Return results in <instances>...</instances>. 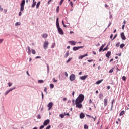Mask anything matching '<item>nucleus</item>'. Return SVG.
<instances>
[{"instance_id":"obj_13","label":"nucleus","mask_w":129,"mask_h":129,"mask_svg":"<svg viewBox=\"0 0 129 129\" xmlns=\"http://www.w3.org/2000/svg\"><path fill=\"white\" fill-rule=\"evenodd\" d=\"M87 56H88V54L87 53L85 54L84 55H81L79 57V59L82 60L83 59V58H84L85 57H87Z\"/></svg>"},{"instance_id":"obj_7","label":"nucleus","mask_w":129,"mask_h":129,"mask_svg":"<svg viewBox=\"0 0 129 129\" xmlns=\"http://www.w3.org/2000/svg\"><path fill=\"white\" fill-rule=\"evenodd\" d=\"M47 107H48V110H51L53 107V102H50L48 105Z\"/></svg>"},{"instance_id":"obj_6","label":"nucleus","mask_w":129,"mask_h":129,"mask_svg":"<svg viewBox=\"0 0 129 129\" xmlns=\"http://www.w3.org/2000/svg\"><path fill=\"white\" fill-rule=\"evenodd\" d=\"M48 46H49V42L48 41L44 42V45H43L44 49H45V50L48 49Z\"/></svg>"},{"instance_id":"obj_1","label":"nucleus","mask_w":129,"mask_h":129,"mask_svg":"<svg viewBox=\"0 0 129 129\" xmlns=\"http://www.w3.org/2000/svg\"><path fill=\"white\" fill-rule=\"evenodd\" d=\"M56 27L59 34L60 35H64L63 30H62V28H60V25L59 24V18L56 19Z\"/></svg>"},{"instance_id":"obj_9","label":"nucleus","mask_w":129,"mask_h":129,"mask_svg":"<svg viewBox=\"0 0 129 129\" xmlns=\"http://www.w3.org/2000/svg\"><path fill=\"white\" fill-rule=\"evenodd\" d=\"M69 44H70V45H72L73 46H75L76 44H77V42L74 41H69Z\"/></svg>"},{"instance_id":"obj_17","label":"nucleus","mask_w":129,"mask_h":129,"mask_svg":"<svg viewBox=\"0 0 129 129\" xmlns=\"http://www.w3.org/2000/svg\"><path fill=\"white\" fill-rule=\"evenodd\" d=\"M85 115H84V114L83 113H81L80 115V118H84Z\"/></svg>"},{"instance_id":"obj_47","label":"nucleus","mask_w":129,"mask_h":129,"mask_svg":"<svg viewBox=\"0 0 129 129\" xmlns=\"http://www.w3.org/2000/svg\"><path fill=\"white\" fill-rule=\"evenodd\" d=\"M47 67L48 72H49V70L50 69V68L49 67V65L48 64L47 65Z\"/></svg>"},{"instance_id":"obj_39","label":"nucleus","mask_w":129,"mask_h":129,"mask_svg":"<svg viewBox=\"0 0 129 129\" xmlns=\"http://www.w3.org/2000/svg\"><path fill=\"white\" fill-rule=\"evenodd\" d=\"M37 119H41V115H38Z\"/></svg>"},{"instance_id":"obj_42","label":"nucleus","mask_w":129,"mask_h":129,"mask_svg":"<svg viewBox=\"0 0 129 129\" xmlns=\"http://www.w3.org/2000/svg\"><path fill=\"white\" fill-rule=\"evenodd\" d=\"M116 37H117V34H116L114 37H113V38L112 39V41H113V40H114V39H115V38H116Z\"/></svg>"},{"instance_id":"obj_55","label":"nucleus","mask_w":129,"mask_h":129,"mask_svg":"<svg viewBox=\"0 0 129 129\" xmlns=\"http://www.w3.org/2000/svg\"><path fill=\"white\" fill-rule=\"evenodd\" d=\"M65 76L67 77L68 76V73H67V72H65Z\"/></svg>"},{"instance_id":"obj_45","label":"nucleus","mask_w":129,"mask_h":129,"mask_svg":"<svg viewBox=\"0 0 129 129\" xmlns=\"http://www.w3.org/2000/svg\"><path fill=\"white\" fill-rule=\"evenodd\" d=\"M70 5H71V7H73V3L72 2L70 3Z\"/></svg>"},{"instance_id":"obj_3","label":"nucleus","mask_w":129,"mask_h":129,"mask_svg":"<svg viewBox=\"0 0 129 129\" xmlns=\"http://www.w3.org/2000/svg\"><path fill=\"white\" fill-rule=\"evenodd\" d=\"M76 107L77 108H81L82 107V103L81 102H79L78 101H76Z\"/></svg>"},{"instance_id":"obj_54","label":"nucleus","mask_w":129,"mask_h":129,"mask_svg":"<svg viewBox=\"0 0 129 129\" xmlns=\"http://www.w3.org/2000/svg\"><path fill=\"white\" fill-rule=\"evenodd\" d=\"M123 25H125V24H126V21H125V20H124L123 22Z\"/></svg>"},{"instance_id":"obj_4","label":"nucleus","mask_w":129,"mask_h":129,"mask_svg":"<svg viewBox=\"0 0 129 129\" xmlns=\"http://www.w3.org/2000/svg\"><path fill=\"white\" fill-rule=\"evenodd\" d=\"M25 3H26V1H25V0H22V2L20 4V6H21L20 11H21V12H23V11H24Z\"/></svg>"},{"instance_id":"obj_61","label":"nucleus","mask_w":129,"mask_h":129,"mask_svg":"<svg viewBox=\"0 0 129 129\" xmlns=\"http://www.w3.org/2000/svg\"><path fill=\"white\" fill-rule=\"evenodd\" d=\"M40 58H41V56H37L36 57V59H40Z\"/></svg>"},{"instance_id":"obj_56","label":"nucleus","mask_w":129,"mask_h":129,"mask_svg":"<svg viewBox=\"0 0 129 129\" xmlns=\"http://www.w3.org/2000/svg\"><path fill=\"white\" fill-rule=\"evenodd\" d=\"M75 92H74V91H73V92H72V95H73V97H74V94H75Z\"/></svg>"},{"instance_id":"obj_46","label":"nucleus","mask_w":129,"mask_h":129,"mask_svg":"<svg viewBox=\"0 0 129 129\" xmlns=\"http://www.w3.org/2000/svg\"><path fill=\"white\" fill-rule=\"evenodd\" d=\"M88 62H89V63H90L91 62H93V59H92V60H88Z\"/></svg>"},{"instance_id":"obj_25","label":"nucleus","mask_w":129,"mask_h":129,"mask_svg":"<svg viewBox=\"0 0 129 129\" xmlns=\"http://www.w3.org/2000/svg\"><path fill=\"white\" fill-rule=\"evenodd\" d=\"M99 98H100L101 99L103 98V95L102 94H100L99 95Z\"/></svg>"},{"instance_id":"obj_19","label":"nucleus","mask_w":129,"mask_h":129,"mask_svg":"<svg viewBox=\"0 0 129 129\" xmlns=\"http://www.w3.org/2000/svg\"><path fill=\"white\" fill-rule=\"evenodd\" d=\"M104 48V45H103L101 46V47L100 48L99 50V52H101V51L102 50H103V48Z\"/></svg>"},{"instance_id":"obj_27","label":"nucleus","mask_w":129,"mask_h":129,"mask_svg":"<svg viewBox=\"0 0 129 129\" xmlns=\"http://www.w3.org/2000/svg\"><path fill=\"white\" fill-rule=\"evenodd\" d=\"M59 116H60V117H61V118H64V114H60V115H59Z\"/></svg>"},{"instance_id":"obj_10","label":"nucleus","mask_w":129,"mask_h":129,"mask_svg":"<svg viewBox=\"0 0 129 129\" xmlns=\"http://www.w3.org/2000/svg\"><path fill=\"white\" fill-rule=\"evenodd\" d=\"M49 123H50V120L49 119H47L46 120H45L44 123H43V125L45 126H47V125L48 124H49Z\"/></svg>"},{"instance_id":"obj_26","label":"nucleus","mask_w":129,"mask_h":129,"mask_svg":"<svg viewBox=\"0 0 129 129\" xmlns=\"http://www.w3.org/2000/svg\"><path fill=\"white\" fill-rule=\"evenodd\" d=\"M31 53L32 54H33V55H35L36 54V51H35L34 49H32Z\"/></svg>"},{"instance_id":"obj_62","label":"nucleus","mask_w":129,"mask_h":129,"mask_svg":"<svg viewBox=\"0 0 129 129\" xmlns=\"http://www.w3.org/2000/svg\"><path fill=\"white\" fill-rule=\"evenodd\" d=\"M105 8H108L109 6L107 5V4H105Z\"/></svg>"},{"instance_id":"obj_41","label":"nucleus","mask_w":129,"mask_h":129,"mask_svg":"<svg viewBox=\"0 0 129 129\" xmlns=\"http://www.w3.org/2000/svg\"><path fill=\"white\" fill-rule=\"evenodd\" d=\"M15 88H13L12 89H10L8 91H9V92H11V91L14 90V89H15Z\"/></svg>"},{"instance_id":"obj_37","label":"nucleus","mask_w":129,"mask_h":129,"mask_svg":"<svg viewBox=\"0 0 129 129\" xmlns=\"http://www.w3.org/2000/svg\"><path fill=\"white\" fill-rule=\"evenodd\" d=\"M45 127V125H44V124H43V125H42V126H41L40 127H39V129H43V128H44Z\"/></svg>"},{"instance_id":"obj_50","label":"nucleus","mask_w":129,"mask_h":129,"mask_svg":"<svg viewBox=\"0 0 129 129\" xmlns=\"http://www.w3.org/2000/svg\"><path fill=\"white\" fill-rule=\"evenodd\" d=\"M125 27V25H124V24H123V25L122 27V30H124Z\"/></svg>"},{"instance_id":"obj_38","label":"nucleus","mask_w":129,"mask_h":129,"mask_svg":"<svg viewBox=\"0 0 129 129\" xmlns=\"http://www.w3.org/2000/svg\"><path fill=\"white\" fill-rule=\"evenodd\" d=\"M59 7L58 6L56 8V13H59Z\"/></svg>"},{"instance_id":"obj_18","label":"nucleus","mask_w":129,"mask_h":129,"mask_svg":"<svg viewBox=\"0 0 129 129\" xmlns=\"http://www.w3.org/2000/svg\"><path fill=\"white\" fill-rule=\"evenodd\" d=\"M33 4L32 5V8H34L35 6H36V4H37V2L35 1V0H33Z\"/></svg>"},{"instance_id":"obj_44","label":"nucleus","mask_w":129,"mask_h":129,"mask_svg":"<svg viewBox=\"0 0 129 129\" xmlns=\"http://www.w3.org/2000/svg\"><path fill=\"white\" fill-rule=\"evenodd\" d=\"M50 128H51V125H48L46 128V129H50Z\"/></svg>"},{"instance_id":"obj_12","label":"nucleus","mask_w":129,"mask_h":129,"mask_svg":"<svg viewBox=\"0 0 129 129\" xmlns=\"http://www.w3.org/2000/svg\"><path fill=\"white\" fill-rule=\"evenodd\" d=\"M111 55V51H108L106 54V57H107L108 59H109V57Z\"/></svg>"},{"instance_id":"obj_49","label":"nucleus","mask_w":129,"mask_h":129,"mask_svg":"<svg viewBox=\"0 0 129 129\" xmlns=\"http://www.w3.org/2000/svg\"><path fill=\"white\" fill-rule=\"evenodd\" d=\"M10 92L9 91V90H8L5 93V95H7Z\"/></svg>"},{"instance_id":"obj_51","label":"nucleus","mask_w":129,"mask_h":129,"mask_svg":"<svg viewBox=\"0 0 129 129\" xmlns=\"http://www.w3.org/2000/svg\"><path fill=\"white\" fill-rule=\"evenodd\" d=\"M53 82H57V80H56L55 78L53 79Z\"/></svg>"},{"instance_id":"obj_36","label":"nucleus","mask_w":129,"mask_h":129,"mask_svg":"<svg viewBox=\"0 0 129 129\" xmlns=\"http://www.w3.org/2000/svg\"><path fill=\"white\" fill-rule=\"evenodd\" d=\"M21 25V24L19 22H17L16 24H15V26H20Z\"/></svg>"},{"instance_id":"obj_5","label":"nucleus","mask_w":129,"mask_h":129,"mask_svg":"<svg viewBox=\"0 0 129 129\" xmlns=\"http://www.w3.org/2000/svg\"><path fill=\"white\" fill-rule=\"evenodd\" d=\"M76 78V77L75 76V75L72 74L70 76V80L71 81H74L75 80V79Z\"/></svg>"},{"instance_id":"obj_59","label":"nucleus","mask_w":129,"mask_h":129,"mask_svg":"<svg viewBox=\"0 0 129 129\" xmlns=\"http://www.w3.org/2000/svg\"><path fill=\"white\" fill-rule=\"evenodd\" d=\"M114 102V100L112 101V106H113V103Z\"/></svg>"},{"instance_id":"obj_16","label":"nucleus","mask_w":129,"mask_h":129,"mask_svg":"<svg viewBox=\"0 0 129 129\" xmlns=\"http://www.w3.org/2000/svg\"><path fill=\"white\" fill-rule=\"evenodd\" d=\"M27 50H28V55H31V48H30V46L27 47Z\"/></svg>"},{"instance_id":"obj_15","label":"nucleus","mask_w":129,"mask_h":129,"mask_svg":"<svg viewBox=\"0 0 129 129\" xmlns=\"http://www.w3.org/2000/svg\"><path fill=\"white\" fill-rule=\"evenodd\" d=\"M87 75L81 76L80 77V79H81V80H85V79L87 78Z\"/></svg>"},{"instance_id":"obj_43","label":"nucleus","mask_w":129,"mask_h":129,"mask_svg":"<svg viewBox=\"0 0 129 129\" xmlns=\"http://www.w3.org/2000/svg\"><path fill=\"white\" fill-rule=\"evenodd\" d=\"M84 128L85 129H88V126L86 125H84Z\"/></svg>"},{"instance_id":"obj_14","label":"nucleus","mask_w":129,"mask_h":129,"mask_svg":"<svg viewBox=\"0 0 129 129\" xmlns=\"http://www.w3.org/2000/svg\"><path fill=\"white\" fill-rule=\"evenodd\" d=\"M107 102H108V100L107 98L104 99V106H107Z\"/></svg>"},{"instance_id":"obj_58","label":"nucleus","mask_w":129,"mask_h":129,"mask_svg":"<svg viewBox=\"0 0 129 129\" xmlns=\"http://www.w3.org/2000/svg\"><path fill=\"white\" fill-rule=\"evenodd\" d=\"M92 118L94 119V121H95V119L96 118V116H95V118L93 117H92Z\"/></svg>"},{"instance_id":"obj_52","label":"nucleus","mask_w":129,"mask_h":129,"mask_svg":"<svg viewBox=\"0 0 129 129\" xmlns=\"http://www.w3.org/2000/svg\"><path fill=\"white\" fill-rule=\"evenodd\" d=\"M44 92H47V88H44Z\"/></svg>"},{"instance_id":"obj_23","label":"nucleus","mask_w":129,"mask_h":129,"mask_svg":"<svg viewBox=\"0 0 129 129\" xmlns=\"http://www.w3.org/2000/svg\"><path fill=\"white\" fill-rule=\"evenodd\" d=\"M68 56H69V51H67V52L65 54L64 57L66 58H67V57H68Z\"/></svg>"},{"instance_id":"obj_64","label":"nucleus","mask_w":129,"mask_h":129,"mask_svg":"<svg viewBox=\"0 0 129 129\" xmlns=\"http://www.w3.org/2000/svg\"><path fill=\"white\" fill-rule=\"evenodd\" d=\"M19 15V16H22V12H20Z\"/></svg>"},{"instance_id":"obj_63","label":"nucleus","mask_w":129,"mask_h":129,"mask_svg":"<svg viewBox=\"0 0 129 129\" xmlns=\"http://www.w3.org/2000/svg\"><path fill=\"white\" fill-rule=\"evenodd\" d=\"M63 101H66V100H67V99L66 98H64L63 99Z\"/></svg>"},{"instance_id":"obj_2","label":"nucleus","mask_w":129,"mask_h":129,"mask_svg":"<svg viewBox=\"0 0 129 129\" xmlns=\"http://www.w3.org/2000/svg\"><path fill=\"white\" fill-rule=\"evenodd\" d=\"M84 100V95L81 94L79 95L78 97L76 99V101H79V102H82Z\"/></svg>"},{"instance_id":"obj_48","label":"nucleus","mask_w":129,"mask_h":129,"mask_svg":"<svg viewBox=\"0 0 129 129\" xmlns=\"http://www.w3.org/2000/svg\"><path fill=\"white\" fill-rule=\"evenodd\" d=\"M112 38H113V34H111V35L110 36V38L112 39Z\"/></svg>"},{"instance_id":"obj_24","label":"nucleus","mask_w":129,"mask_h":129,"mask_svg":"<svg viewBox=\"0 0 129 129\" xmlns=\"http://www.w3.org/2000/svg\"><path fill=\"white\" fill-rule=\"evenodd\" d=\"M125 46V44L122 43L120 45V48L121 49H123V47H124Z\"/></svg>"},{"instance_id":"obj_40","label":"nucleus","mask_w":129,"mask_h":129,"mask_svg":"<svg viewBox=\"0 0 129 129\" xmlns=\"http://www.w3.org/2000/svg\"><path fill=\"white\" fill-rule=\"evenodd\" d=\"M107 50H108V47L107 46L103 50V51H106Z\"/></svg>"},{"instance_id":"obj_8","label":"nucleus","mask_w":129,"mask_h":129,"mask_svg":"<svg viewBox=\"0 0 129 129\" xmlns=\"http://www.w3.org/2000/svg\"><path fill=\"white\" fill-rule=\"evenodd\" d=\"M82 48H83V46L74 47L73 48V50L74 51H77V50H79V49H82Z\"/></svg>"},{"instance_id":"obj_34","label":"nucleus","mask_w":129,"mask_h":129,"mask_svg":"<svg viewBox=\"0 0 129 129\" xmlns=\"http://www.w3.org/2000/svg\"><path fill=\"white\" fill-rule=\"evenodd\" d=\"M50 88H53L54 87V85L53 84H50Z\"/></svg>"},{"instance_id":"obj_31","label":"nucleus","mask_w":129,"mask_h":129,"mask_svg":"<svg viewBox=\"0 0 129 129\" xmlns=\"http://www.w3.org/2000/svg\"><path fill=\"white\" fill-rule=\"evenodd\" d=\"M124 113V111H122L120 113V116H121L122 115H123Z\"/></svg>"},{"instance_id":"obj_29","label":"nucleus","mask_w":129,"mask_h":129,"mask_svg":"<svg viewBox=\"0 0 129 129\" xmlns=\"http://www.w3.org/2000/svg\"><path fill=\"white\" fill-rule=\"evenodd\" d=\"M114 70V68H112L110 71H109V73H112L113 72V70Z\"/></svg>"},{"instance_id":"obj_32","label":"nucleus","mask_w":129,"mask_h":129,"mask_svg":"<svg viewBox=\"0 0 129 129\" xmlns=\"http://www.w3.org/2000/svg\"><path fill=\"white\" fill-rule=\"evenodd\" d=\"M38 83H44V81H43L42 80H40L38 81Z\"/></svg>"},{"instance_id":"obj_20","label":"nucleus","mask_w":129,"mask_h":129,"mask_svg":"<svg viewBox=\"0 0 129 129\" xmlns=\"http://www.w3.org/2000/svg\"><path fill=\"white\" fill-rule=\"evenodd\" d=\"M102 81H103V80H98V81H97L96 82V84H100V83H101V82H102Z\"/></svg>"},{"instance_id":"obj_53","label":"nucleus","mask_w":129,"mask_h":129,"mask_svg":"<svg viewBox=\"0 0 129 129\" xmlns=\"http://www.w3.org/2000/svg\"><path fill=\"white\" fill-rule=\"evenodd\" d=\"M63 2L62 0H61V1L60 2L59 5H62V4H63Z\"/></svg>"},{"instance_id":"obj_28","label":"nucleus","mask_w":129,"mask_h":129,"mask_svg":"<svg viewBox=\"0 0 129 129\" xmlns=\"http://www.w3.org/2000/svg\"><path fill=\"white\" fill-rule=\"evenodd\" d=\"M122 80L125 81L126 80V77L125 76H123L122 78Z\"/></svg>"},{"instance_id":"obj_22","label":"nucleus","mask_w":129,"mask_h":129,"mask_svg":"<svg viewBox=\"0 0 129 129\" xmlns=\"http://www.w3.org/2000/svg\"><path fill=\"white\" fill-rule=\"evenodd\" d=\"M41 4V2H38L36 5V9H38L39 7H40V5Z\"/></svg>"},{"instance_id":"obj_35","label":"nucleus","mask_w":129,"mask_h":129,"mask_svg":"<svg viewBox=\"0 0 129 129\" xmlns=\"http://www.w3.org/2000/svg\"><path fill=\"white\" fill-rule=\"evenodd\" d=\"M8 85L9 87H11V86H12V85H13V84L11 82L8 83Z\"/></svg>"},{"instance_id":"obj_21","label":"nucleus","mask_w":129,"mask_h":129,"mask_svg":"<svg viewBox=\"0 0 129 129\" xmlns=\"http://www.w3.org/2000/svg\"><path fill=\"white\" fill-rule=\"evenodd\" d=\"M42 38H48V34L47 33H44L42 35Z\"/></svg>"},{"instance_id":"obj_30","label":"nucleus","mask_w":129,"mask_h":129,"mask_svg":"<svg viewBox=\"0 0 129 129\" xmlns=\"http://www.w3.org/2000/svg\"><path fill=\"white\" fill-rule=\"evenodd\" d=\"M119 45H120V42L117 43L116 44V47H119Z\"/></svg>"},{"instance_id":"obj_11","label":"nucleus","mask_w":129,"mask_h":129,"mask_svg":"<svg viewBox=\"0 0 129 129\" xmlns=\"http://www.w3.org/2000/svg\"><path fill=\"white\" fill-rule=\"evenodd\" d=\"M121 38L124 40V41L126 40V37H125V35H124V33L122 32L121 33Z\"/></svg>"},{"instance_id":"obj_60","label":"nucleus","mask_w":129,"mask_h":129,"mask_svg":"<svg viewBox=\"0 0 129 129\" xmlns=\"http://www.w3.org/2000/svg\"><path fill=\"white\" fill-rule=\"evenodd\" d=\"M3 41H4V39H0V44H1V43H3Z\"/></svg>"},{"instance_id":"obj_33","label":"nucleus","mask_w":129,"mask_h":129,"mask_svg":"<svg viewBox=\"0 0 129 129\" xmlns=\"http://www.w3.org/2000/svg\"><path fill=\"white\" fill-rule=\"evenodd\" d=\"M71 60H72V58H70L67 61V63H69V62H70L71 61Z\"/></svg>"},{"instance_id":"obj_57","label":"nucleus","mask_w":129,"mask_h":129,"mask_svg":"<svg viewBox=\"0 0 129 129\" xmlns=\"http://www.w3.org/2000/svg\"><path fill=\"white\" fill-rule=\"evenodd\" d=\"M51 2H52V0H49V1L48 2V5H50V3H51Z\"/></svg>"}]
</instances>
